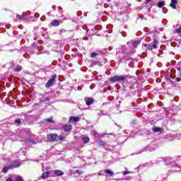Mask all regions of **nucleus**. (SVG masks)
<instances>
[{"label":"nucleus","instance_id":"nucleus-35","mask_svg":"<svg viewBox=\"0 0 181 181\" xmlns=\"http://www.w3.org/2000/svg\"><path fill=\"white\" fill-rule=\"evenodd\" d=\"M151 0H146V2H149V1H151Z\"/></svg>","mask_w":181,"mask_h":181},{"label":"nucleus","instance_id":"nucleus-21","mask_svg":"<svg viewBox=\"0 0 181 181\" xmlns=\"http://www.w3.org/2000/svg\"><path fill=\"white\" fill-rule=\"evenodd\" d=\"M9 169H11V168H9V166L8 167H4L2 168V172L3 173H8V170H9Z\"/></svg>","mask_w":181,"mask_h":181},{"label":"nucleus","instance_id":"nucleus-1","mask_svg":"<svg viewBox=\"0 0 181 181\" xmlns=\"http://www.w3.org/2000/svg\"><path fill=\"white\" fill-rule=\"evenodd\" d=\"M47 138L49 142H56L57 139L63 141L65 137L63 136H59L57 134L49 133L47 135Z\"/></svg>","mask_w":181,"mask_h":181},{"label":"nucleus","instance_id":"nucleus-20","mask_svg":"<svg viewBox=\"0 0 181 181\" xmlns=\"http://www.w3.org/2000/svg\"><path fill=\"white\" fill-rule=\"evenodd\" d=\"M153 131H154V132H160V131H162V128L156 127L153 129Z\"/></svg>","mask_w":181,"mask_h":181},{"label":"nucleus","instance_id":"nucleus-18","mask_svg":"<svg viewBox=\"0 0 181 181\" xmlns=\"http://www.w3.org/2000/svg\"><path fill=\"white\" fill-rule=\"evenodd\" d=\"M139 45H141V40H135V41L133 42V46H134V47H136V46H138Z\"/></svg>","mask_w":181,"mask_h":181},{"label":"nucleus","instance_id":"nucleus-15","mask_svg":"<svg viewBox=\"0 0 181 181\" xmlns=\"http://www.w3.org/2000/svg\"><path fill=\"white\" fill-rule=\"evenodd\" d=\"M105 173L110 175L111 177L114 176V172L111 171V170L109 169L105 170Z\"/></svg>","mask_w":181,"mask_h":181},{"label":"nucleus","instance_id":"nucleus-31","mask_svg":"<svg viewBox=\"0 0 181 181\" xmlns=\"http://www.w3.org/2000/svg\"><path fill=\"white\" fill-rule=\"evenodd\" d=\"M46 101H50V98L47 97L43 100H42L41 102L46 103Z\"/></svg>","mask_w":181,"mask_h":181},{"label":"nucleus","instance_id":"nucleus-23","mask_svg":"<svg viewBox=\"0 0 181 181\" xmlns=\"http://www.w3.org/2000/svg\"><path fill=\"white\" fill-rule=\"evenodd\" d=\"M93 136L95 137V138H100L101 136V135L97 132H94L93 133Z\"/></svg>","mask_w":181,"mask_h":181},{"label":"nucleus","instance_id":"nucleus-16","mask_svg":"<svg viewBox=\"0 0 181 181\" xmlns=\"http://www.w3.org/2000/svg\"><path fill=\"white\" fill-rule=\"evenodd\" d=\"M82 141L83 144H88V142H90V138H88V136H85L82 138Z\"/></svg>","mask_w":181,"mask_h":181},{"label":"nucleus","instance_id":"nucleus-34","mask_svg":"<svg viewBox=\"0 0 181 181\" xmlns=\"http://www.w3.org/2000/svg\"><path fill=\"white\" fill-rule=\"evenodd\" d=\"M124 175H129L130 172L129 171H124Z\"/></svg>","mask_w":181,"mask_h":181},{"label":"nucleus","instance_id":"nucleus-9","mask_svg":"<svg viewBox=\"0 0 181 181\" xmlns=\"http://www.w3.org/2000/svg\"><path fill=\"white\" fill-rule=\"evenodd\" d=\"M78 121H80V117L71 116L69 117V122H78Z\"/></svg>","mask_w":181,"mask_h":181},{"label":"nucleus","instance_id":"nucleus-10","mask_svg":"<svg viewBox=\"0 0 181 181\" xmlns=\"http://www.w3.org/2000/svg\"><path fill=\"white\" fill-rule=\"evenodd\" d=\"M177 4V0H171V4H170V6H171L173 9H177V8H176Z\"/></svg>","mask_w":181,"mask_h":181},{"label":"nucleus","instance_id":"nucleus-19","mask_svg":"<svg viewBox=\"0 0 181 181\" xmlns=\"http://www.w3.org/2000/svg\"><path fill=\"white\" fill-rule=\"evenodd\" d=\"M158 8H163V6H165V1H159L158 3Z\"/></svg>","mask_w":181,"mask_h":181},{"label":"nucleus","instance_id":"nucleus-32","mask_svg":"<svg viewBox=\"0 0 181 181\" xmlns=\"http://www.w3.org/2000/svg\"><path fill=\"white\" fill-rule=\"evenodd\" d=\"M92 64H93V66H95L96 64H98V62H93V63H92Z\"/></svg>","mask_w":181,"mask_h":181},{"label":"nucleus","instance_id":"nucleus-6","mask_svg":"<svg viewBox=\"0 0 181 181\" xmlns=\"http://www.w3.org/2000/svg\"><path fill=\"white\" fill-rule=\"evenodd\" d=\"M64 132H70L71 131V129H73V126H71V124H64L62 127Z\"/></svg>","mask_w":181,"mask_h":181},{"label":"nucleus","instance_id":"nucleus-13","mask_svg":"<svg viewBox=\"0 0 181 181\" xmlns=\"http://www.w3.org/2000/svg\"><path fill=\"white\" fill-rule=\"evenodd\" d=\"M14 71H16V73H19V71H22V66L17 65L14 69Z\"/></svg>","mask_w":181,"mask_h":181},{"label":"nucleus","instance_id":"nucleus-28","mask_svg":"<svg viewBox=\"0 0 181 181\" xmlns=\"http://www.w3.org/2000/svg\"><path fill=\"white\" fill-rule=\"evenodd\" d=\"M98 144L99 146H105V145H107V144L104 141H100Z\"/></svg>","mask_w":181,"mask_h":181},{"label":"nucleus","instance_id":"nucleus-33","mask_svg":"<svg viewBox=\"0 0 181 181\" xmlns=\"http://www.w3.org/2000/svg\"><path fill=\"white\" fill-rule=\"evenodd\" d=\"M6 181H13L11 177H8Z\"/></svg>","mask_w":181,"mask_h":181},{"label":"nucleus","instance_id":"nucleus-8","mask_svg":"<svg viewBox=\"0 0 181 181\" xmlns=\"http://www.w3.org/2000/svg\"><path fill=\"white\" fill-rule=\"evenodd\" d=\"M51 26H52L53 28H56L57 26H59L60 25V20H53L51 23H50Z\"/></svg>","mask_w":181,"mask_h":181},{"label":"nucleus","instance_id":"nucleus-11","mask_svg":"<svg viewBox=\"0 0 181 181\" xmlns=\"http://www.w3.org/2000/svg\"><path fill=\"white\" fill-rule=\"evenodd\" d=\"M54 173L57 176H63V175H64V173L60 170H54Z\"/></svg>","mask_w":181,"mask_h":181},{"label":"nucleus","instance_id":"nucleus-7","mask_svg":"<svg viewBox=\"0 0 181 181\" xmlns=\"http://www.w3.org/2000/svg\"><path fill=\"white\" fill-rule=\"evenodd\" d=\"M86 105H93L94 104V99L93 98H85Z\"/></svg>","mask_w":181,"mask_h":181},{"label":"nucleus","instance_id":"nucleus-4","mask_svg":"<svg viewBox=\"0 0 181 181\" xmlns=\"http://www.w3.org/2000/svg\"><path fill=\"white\" fill-rule=\"evenodd\" d=\"M158 45H159V42L156 40H154L153 42H152L148 45L147 50L152 51V50H153V49H157Z\"/></svg>","mask_w":181,"mask_h":181},{"label":"nucleus","instance_id":"nucleus-5","mask_svg":"<svg viewBox=\"0 0 181 181\" xmlns=\"http://www.w3.org/2000/svg\"><path fill=\"white\" fill-rule=\"evenodd\" d=\"M11 163H12V165L8 166V168H11V169L19 168V166H21V163H19V161H18V160H13V161H11Z\"/></svg>","mask_w":181,"mask_h":181},{"label":"nucleus","instance_id":"nucleus-26","mask_svg":"<svg viewBox=\"0 0 181 181\" xmlns=\"http://www.w3.org/2000/svg\"><path fill=\"white\" fill-rule=\"evenodd\" d=\"M74 173L75 175H76V173H77L78 175H83V173H84V172L80 171V170H76L74 171Z\"/></svg>","mask_w":181,"mask_h":181},{"label":"nucleus","instance_id":"nucleus-27","mask_svg":"<svg viewBox=\"0 0 181 181\" xmlns=\"http://www.w3.org/2000/svg\"><path fill=\"white\" fill-rule=\"evenodd\" d=\"M16 124H18V125H21L22 124V121L21 119H17L15 120Z\"/></svg>","mask_w":181,"mask_h":181},{"label":"nucleus","instance_id":"nucleus-30","mask_svg":"<svg viewBox=\"0 0 181 181\" xmlns=\"http://www.w3.org/2000/svg\"><path fill=\"white\" fill-rule=\"evenodd\" d=\"M27 142H28V144H35V141H33V140L30 139H27Z\"/></svg>","mask_w":181,"mask_h":181},{"label":"nucleus","instance_id":"nucleus-29","mask_svg":"<svg viewBox=\"0 0 181 181\" xmlns=\"http://www.w3.org/2000/svg\"><path fill=\"white\" fill-rule=\"evenodd\" d=\"M175 32H176V33H181V27L175 29Z\"/></svg>","mask_w":181,"mask_h":181},{"label":"nucleus","instance_id":"nucleus-2","mask_svg":"<svg viewBox=\"0 0 181 181\" xmlns=\"http://www.w3.org/2000/svg\"><path fill=\"white\" fill-rule=\"evenodd\" d=\"M125 78V76H114L110 78V81L111 83H118L119 81H124Z\"/></svg>","mask_w":181,"mask_h":181},{"label":"nucleus","instance_id":"nucleus-14","mask_svg":"<svg viewBox=\"0 0 181 181\" xmlns=\"http://www.w3.org/2000/svg\"><path fill=\"white\" fill-rule=\"evenodd\" d=\"M25 16H26V13H23L22 15H17V18L21 21H25Z\"/></svg>","mask_w":181,"mask_h":181},{"label":"nucleus","instance_id":"nucleus-25","mask_svg":"<svg viewBox=\"0 0 181 181\" xmlns=\"http://www.w3.org/2000/svg\"><path fill=\"white\" fill-rule=\"evenodd\" d=\"M97 56H98V54H97V53H95V52H92V53L90 54V57H91L92 59H94V57H97Z\"/></svg>","mask_w":181,"mask_h":181},{"label":"nucleus","instance_id":"nucleus-24","mask_svg":"<svg viewBox=\"0 0 181 181\" xmlns=\"http://www.w3.org/2000/svg\"><path fill=\"white\" fill-rule=\"evenodd\" d=\"M15 180L16 181H25L23 180V178L22 177V176H18L17 177H16Z\"/></svg>","mask_w":181,"mask_h":181},{"label":"nucleus","instance_id":"nucleus-17","mask_svg":"<svg viewBox=\"0 0 181 181\" xmlns=\"http://www.w3.org/2000/svg\"><path fill=\"white\" fill-rule=\"evenodd\" d=\"M46 122H51L52 124H54V120L53 119V117L45 119Z\"/></svg>","mask_w":181,"mask_h":181},{"label":"nucleus","instance_id":"nucleus-22","mask_svg":"<svg viewBox=\"0 0 181 181\" xmlns=\"http://www.w3.org/2000/svg\"><path fill=\"white\" fill-rule=\"evenodd\" d=\"M176 81L178 83L181 81V72L177 74Z\"/></svg>","mask_w":181,"mask_h":181},{"label":"nucleus","instance_id":"nucleus-12","mask_svg":"<svg viewBox=\"0 0 181 181\" xmlns=\"http://www.w3.org/2000/svg\"><path fill=\"white\" fill-rule=\"evenodd\" d=\"M50 175V171L44 172L41 176L42 179H47Z\"/></svg>","mask_w":181,"mask_h":181},{"label":"nucleus","instance_id":"nucleus-3","mask_svg":"<svg viewBox=\"0 0 181 181\" xmlns=\"http://www.w3.org/2000/svg\"><path fill=\"white\" fill-rule=\"evenodd\" d=\"M56 78H57V75H52V78L48 80L45 85L46 88H50V87L53 86L54 81H56Z\"/></svg>","mask_w":181,"mask_h":181}]
</instances>
